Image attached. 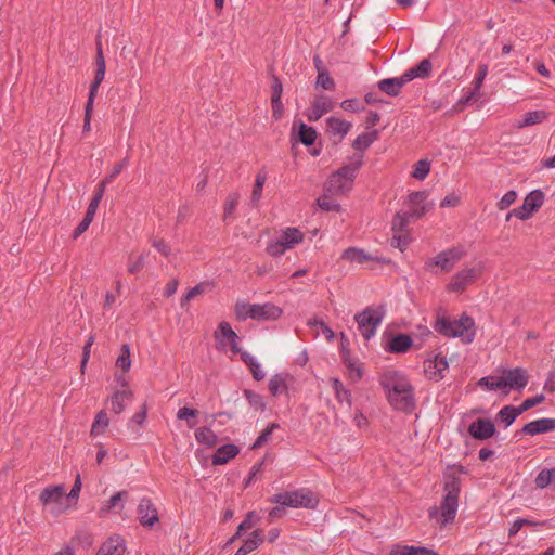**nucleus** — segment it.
Instances as JSON below:
<instances>
[{
	"label": "nucleus",
	"instance_id": "f257e3e1",
	"mask_svg": "<svg viewBox=\"0 0 555 555\" xmlns=\"http://www.w3.org/2000/svg\"><path fill=\"white\" fill-rule=\"evenodd\" d=\"M379 382L392 408L404 412L413 409L414 389L402 372L386 370L382 373Z\"/></svg>",
	"mask_w": 555,
	"mask_h": 555
},
{
	"label": "nucleus",
	"instance_id": "f03ea898",
	"mask_svg": "<svg viewBox=\"0 0 555 555\" xmlns=\"http://www.w3.org/2000/svg\"><path fill=\"white\" fill-rule=\"evenodd\" d=\"M529 375L526 370L516 367L504 370L500 375H489L479 379L478 385L486 390H500L507 396L511 390H521L528 384Z\"/></svg>",
	"mask_w": 555,
	"mask_h": 555
},
{
	"label": "nucleus",
	"instance_id": "7ed1b4c3",
	"mask_svg": "<svg viewBox=\"0 0 555 555\" xmlns=\"http://www.w3.org/2000/svg\"><path fill=\"white\" fill-rule=\"evenodd\" d=\"M434 328L446 337H459L464 344H470L476 335L475 322L466 314H462L459 319L439 314L435 321Z\"/></svg>",
	"mask_w": 555,
	"mask_h": 555
},
{
	"label": "nucleus",
	"instance_id": "20e7f679",
	"mask_svg": "<svg viewBox=\"0 0 555 555\" xmlns=\"http://www.w3.org/2000/svg\"><path fill=\"white\" fill-rule=\"evenodd\" d=\"M362 157L361 153H354L349 158L348 164L328 178L324 185L325 192L332 195L347 194L351 190L356 173L362 165Z\"/></svg>",
	"mask_w": 555,
	"mask_h": 555
},
{
	"label": "nucleus",
	"instance_id": "39448f33",
	"mask_svg": "<svg viewBox=\"0 0 555 555\" xmlns=\"http://www.w3.org/2000/svg\"><path fill=\"white\" fill-rule=\"evenodd\" d=\"M444 491L446 495L441 503L440 511L436 507L429 511V516L441 525H446L455 518L460 493V486L457 481L452 480L447 482Z\"/></svg>",
	"mask_w": 555,
	"mask_h": 555
},
{
	"label": "nucleus",
	"instance_id": "423d86ee",
	"mask_svg": "<svg viewBox=\"0 0 555 555\" xmlns=\"http://www.w3.org/2000/svg\"><path fill=\"white\" fill-rule=\"evenodd\" d=\"M270 503L292 508H315L319 498L308 489L284 491L269 499Z\"/></svg>",
	"mask_w": 555,
	"mask_h": 555
},
{
	"label": "nucleus",
	"instance_id": "0eeeda50",
	"mask_svg": "<svg viewBox=\"0 0 555 555\" xmlns=\"http://www.w3.org/2000/svg\"><path fill=\"white\" fill-rule=\"evenodd\" d=\"M65 492L64 486H49L41 491L39 501L47 512L60 516L72 509Z\"/></svg>",
	"mask_w": 555,
	"mask_h": 555
},
{
	"label": "nucleus",
	"instance_id": "6e6552de",
	"mask_svg": "<svg viewBox=\"0 0 555 555\" xmlns=\"http://www.w3.org/2000/svg\"><path fill=\"white\" fill-rule=\"evenodd\" d=\"M464 249L462 247H451L438 253L436 256L428 258L425 261L424 269L431 273L439 272L448 273L455 264L464 257Z\"/></svg>",
	"mask_w": 555,
	"mask_h": 555
},
{
	"label": "nucleus",
	"instance_id": "1a4fd4ad",
	"mask_svg": "<svg viewBox=\"0 0 555 555\" xmlns=\"http://www.w3.org/2000/svg\"><path fill=\"white\" fill-rule=\"evenodd\" d=\"M385 315V309L382 306L367 307L354 317L358 330L365 339L375 335Z\"/></svg>",
	"mask_w": 555,
	"mask_h": 555
},
{
	"label": "nucleus",
	"instance_id": "9d476101",
	"mask_svg": "<svg viewBox=\"0 0 555 555\" xmlns=\"http://www.w3.org/2000/svg\"><path fill=\"white\" fill-rule=\"evenodd\" d=\"M304 234L296 228L284 229L280 236L268 244L266 251L271 257L283 255L286 250L294 248L297 244L301 243Z\"/></svg>",
	"mask_w": 555,
	"mask_h": 555
},
{
	"label": "nucleus",
	"instance_id": "9b49d317",
	"mask_svg": "<svg viewBox=\"0 0 555 555\" xmlns=\"http://www.w3.org/2000/svg\"><path fill=\"white\" fill-rule=\"evenodd\" d=\"M481 271L480 266L466 267L462 269L451 278L447 285V291L450 293L464 292L469 284L480 276Z\"/></svg>",
	"mask_w": 555,
	"mask_h": 555
},
{
	"label": "nucleus",
	"instance_id": "f8f14e48",
	"mask_svg": "<svg viewBox=\"0 0 555 555\" xmlns=\"http://www.w3.org/2000/svg\"><path fill=\"white\" fill-rule=\"evenodd\" d=\"M341 259L346 260L350 264L358 266L363 269H374L377 263L382 260L364 249L357 247H349L341 254Z\"/></svg>",
	"mask_w": 555,
	"mask_h": 555
},
{
	"label": "nucleus",
	"instance_id": "ddd939ff",
	"mask_svg": "<svg viewBox=\"0 0 555 555\" xmlns=\"http://www.w3.org/2000/svg\"><path fill=\"white\" fill-rule=\"evenodd\" d=\"M215 338L218 347L224 351H231L232 353H238L240 347L237 345V335L232 330L228 322H221L218 330L215 332Z\"/></svg>",
	"mask_w": 555,
	"mask_h": 555
},
{
	"label": "nucleus",
	"instance_id": "4468645a",
	"mask_svg": "<svg viewBox=\"0 0 555 555\" xmlns=\"http://www.w3.org/2000/svg\"><path fill=\"white\" fill-rule=\"evenodd\" d=\"M543 193L539 190L532 191L526 196L520 207L513 209L514 217L520 220L529 219L543 205Z\"/></svg>",
	"mask_w": 555,
	"mask_h": 555
},
{
	"label": "nucleus",
	"instance_id": "2eb2a0df",
	"mask_svg": "<svg viewBox=\"0 0 555 555\" xmlns=\"http://www.w3.org/2000/svg\"><path fill=\"white\" fill-rule=\"evenodd\" d=\"M105 192V181H101L96 188L95 195L91 203L88 206L87 212L82 221L78 224V227L74 231V238H77L80 236L83 232L87 231L90 223L92 222L94 215L98 210L99 204L103 197V194Z\"/></svg>",
	"mask_w": 555,
	"mask_h": 555
},
{
	"label": "nucleus",
	"instance_id": "dca6fc26",
	"mask_svg": "<svg viewBox=\"0 0 555 555\" xmlns=\"http://www.w3.org/2000/svg\"><path fill=\"white\" fill-rule=\"evenodd\" d=\"M449 369V363L446 357L441 354H435L429 357L424 362V372L426 376L431 380H440L444 377V373Z\"/></svg>",
	"mask_w": 555,
	"mask_h": 555
},
{
	"label": "nucleus",
	"instance_id": "f3484780",
	"mask_svg": "<svg viewBox=\"0 0 555 555\" xmlns=\"http://www.w3.org/2000/svg\"><path fill=\"white\" fill-rule=\"evenodd\" d=\"M429 193L427 191L412 192L408 196V204L411 207L410 217L421 218L434 206L433 203H426Z\"/></svg>",
	"mask_w": 555,
	"mask_h": 555
},
{
	"label": "nucleus",
	"instance_id": "a211bd4d",
	"mask_svg": "<svg viewBox=\"0 0 555 555\" xmlns=\"http://www.w3.org/2000/svg\"><path fill=\"white\" fill-rule=\"evenodd\" d=\"M138 518L142 526L152 527L158 521V512L149 499H142L138 506Z\"/></svg>",
	"mask_w": 555,
	"mask_h": 555
},
{
	"label": "nucleus",
	"instance_id": "6ab92c4d",
	"mask_svg": "<svg viewBox=\"0 0 555 555\" xmlns=\"http://www.w3.org/2000/svg\"><path fill=\"white\" fill-rule=\"evenodd\" d=\"M133 393L127 384H122L121 388L116 390L108 399L111 410L115 414H120L126 405L132 401Z\"/></svg>",
	"mask_w": 555,
	"mask_h": 555
},
{
	"label": "nucleus",
	"instance_id": "aec40b11",
	"mask_svg": "<svg viewBox=\"0 0 555 555\" xmlns=\"http://www.w3.org/2000/svg\"><path fill=\"white\" fill-rule=\"evenodd\" d=\"M326 132L330 137L337 139V141H341L347 133L350 131L352 124L336 116H331L326 120Z\"/></svg>",
	"mask_w": 555,
	"mask_h": 555
},
{
	"label": "nucleus",
	"instance_id": "412c9836",
	"mask_svg": "<svg viewBox=\"0 0 555 555\" xmlns=\"http://www.w3.org/2000/svg\"><path fill=\"white\" fill-rule=\"evenodd\" d=\"M283 314V309L272 302L256 304L255 317L256 321H275Z\"/></svg>",
	"mask_w": 555,
	"mask_h": 555
},
{
	"label": "nucleus",
	"instance_id": "4be33fe9",
	"mask_svg": "<svg viewBox=\"0 0 555 555\" xmlns=\"http://www.w3.org/2000/svg\"><path fill=\"white\" fill-rule=\"evenodd\" d=\"M333 108L332 101L325 95H318L312 101L311 109L308 114L310 121L319 120L324 114Z\"/></svg>",
	"mask_w": 555,
	"mask_h": 555
},
{
	"label": "nucleus",
	"instance_id": "5701e85b",
	"mask_svg": "<svg viewBox=\"0 0 555 555\" xmlns=\"http://www.w3.org/2000/svg\"><path fill=\"white\" fill-rule=\"evenodd\" d=\"M555 429V418H540L527 423L522 431L527 435H538Z\"/></svg>",
	"mask_w": 555,
	"mask_h": 555
},
{
	"label": "nucleus",
	"instance_id": "b1692460",
	"mask_svg": "<svg viewBox=\"0 0 555 555\" xmlns=\"http://www.w3.org/2000/svg\"><path fill=\"white\" fill-rule=\"evenodd\" d=\"M469 434L477 439H487L494 434V425L490 420L479 418L469 426Z\"/></svg>",
	"mask_w": 555,
	"mask_h": 555
},
{
	"label": "nucleus",
	"instance_id": "393cba45",
	"mask_svg": "<svg viewBox=\"0 0 555 555\" xmlns=\"http://www.w3.org/2000/svg\"><path fill=\"white\" fill-rule=\"evenodd\" d=\"M127 496L126 491H120L114 494L108 501H106L100 508L99 513L104 516L111 512L119 513L124 508V501Z\"/></svg>",
	"mask_w": 555,
	"mask_h": 555
},
{
	"label": "nucleus",
	"instance_id": "a878e982",
	"mask_svg": "<svg viewBox=\"0 0 555 555\" xmlns=\"http://www.w3.org/2000/svg\"><path fill=\"white\" fill-rule=\"evenodd\" d=\"M412 346V339L410 336L404 334H398L390 338L387 350L393 353H404Z\"/></svg>",
	"mask_w": 555,
	"mask_h": 555
},
{
	"label": "nucleus",
	"instance_id": "bb28decb",
	"mask_svg": "<svg viewBox=\"0 0 555 555\" xmlns=\"http://www.w3.org/2000/svg\"><path fill=\"white\" fill-rule=\"evenodd\" d=\"M238 453V448L234 444H225L220 447L214 457H212V464L214 465H223L228 463L231 459L235 457Z\"/></svg>",
	"mask_w": 555,
	"mask_h": 555
},
{
	"label": "nucleus",
	"instance_id": "cd10ccee",
	"mask_svg": "<svg viewBox=\"0 0 555 555\" xmlns=\"http://www.w3.org/2000/svg\"><path fill=\"white\" fill-rule=\"evenodd\" d=\"M548 114L545 111H533L526 113L516 124L517 128L534 126L545 121Z\"/></svg>",
	"mask_w": 555,
	"mask_h": 555
},
{
	"label": "nucleus",
	"instance_id": "c85d7f7f",
	"mask_svg": "<svg viewBox=\"0 0 555 555\" xmlns=\"http://www.w3.org/2000/svg\"><path fill=\"white\" fill-rule=\"evenodd\" d=\"M431 69L428 60H423L417 66L412 67L403 73V81H412L414 78H425Z\"/></svg>",
	"mask_w": 555,
	"mask_h": 555
},
{
	"label": "nucleus",
	"instance_id": "c756f323",
	"mask_svg": "<svg viewBox=\"0 0 555 555\" xmlns=\"http://www.w3.org/2000/svg\"><path fill=\"white\" fill-rule=\"evenodd\" d=\"M124 552L121 539L112 537L101 546L96 555H124Z\"/></svg>",
	"mask_w": 555,
	"mask_h": 555
},
{
	"label": "nucleus",
	"instance_id": "7c9ffc66",
	"mask_svg": "<svg viewBox=\"0 0 555 555\" xmlns=\"http://www.w3.org/2000/svg\"><path fill=\"white\" fill-rule=\"evenodd\" d=\"M535 487L544 489L550 487L555 492V468H543L534 479Z\"/></svg>",
	"mask_w": 555,
	"mask_h": 555
},
{
	"label": "nucleus",
	"instance_id": "2f4dec72",
	"mask_svg": "<svg viewBox=\"0 0 555 555\" xmlns=\"http://www.w3.org/2000/svg\"><path fill=\"white\" fill-rule=\"evenodd\" d=\"M390 555H438L434 550L413 546V545H397L395 546Z\"/></svg>",
	"mask_w": 555,
	"mask_h": 555
},
{
	"label": "nucleus",
	"instance_id": "473e14b6",
	"mask_svg": "<svg viewBox=\"0 0 555 555\" xmlns=\"http://www.w3.org/2000/svg\"><path fill=\"white\" fill-rule=\"evenodd\" d=\"M109 426V417L106 411L101 410L95 414L94 421L91 426V437H98L103 435Z\"/></svg>",
	"mask_w": 555,
	"mask_h": 555
},
{
	"label": "nucleus",
	"instance_id": "72a5a7b5",
	"mask_svg": "<svg viewBox=\"0 0 555 555\" xmlns=\"http://www.w3.org/2000/svg\"><path fill=\"white\" fill-rule=\"evenodd\" d=\"M408 83V81H403V74L400 77L397 78H389L384 79L378 82L379 89L389 94V95H397L401 88Z\"/></svg>",
	"mask_w": 555,
	"mask_h": 555
},
{
	"label": "nucleus",
	"instance_id": "f704fd0d",
	"mask_svg": "<svg viewBox=\"0 0 555 555\" xmlns=\"http://www.w3.org/2000/svg\"><path fill=\"white\" fill-rule=\"evenodd\" d=\"M330 383L332 385V388L335 392V398L338 401V403L344 404L348 408L351 406V393L349 390L345 388L343 383L338 378H331Z\"/></svg>",
	"mask_w": 555,
	"mask_h": 555
},
{
	"label": "nucleus",
	"instance_id": "c9c22d12",
	"mask_svg": "<svg viewBox=\"0 0 555 555\" xmlns=\"http://www.w3.org/2000/svg\"><path fill=\"white\" fill-rule=\"evenodd\" d=\"M263 541L261 532L259 530L253 531V533L244 541V544L238 548L235 555H247L256 550Z\"/></svg>",
	"mask_w": 555,
	"mask_h": 555
},
{
	"label": "nucleus",
	"instance_id": "e433bc0d",
	"mask_svg": "<svg viewBox=\"0 0 555 555\" xmlns=\"http://www.w3.org/2000/svg\"><path fill=\"white\" fill-rule=\"evenodd\" d=\"M195 439L197 442L205 444L209 448L215 447L218 442L216 434L207 427H201L195 430Z\"/></svg>",
	"mask_w": 555,
	"mask_h": 555
},
{
	"label": "nucleus",
	"instance_id": "4c0bfd02",
	"mask_svg": "<svg viewBox=\"0 0 555 555\" xmlns=\"http://www.w3.org/2000/svg\"><path fill=\"white\" fill-rule=\"evenodd\" d=\"M255 307L256 304H249L245 300L237 301L235 304V315L238 320L253 319L255 317Z\"/></svg>",
	"mask_w": 555,
	"mask_h": 555
},
{
	"label": "nucleus",
	"instance_id": "58836bf2",
	"mask_svg": "<svg viewBox=\"0 0 555 555\" xmlns=\"http://www.w3.org/2000/svg\"><path fill=\"white\" fill-rule=\"evenodd\" d=\"M297 137L302 144L309 146L314 143L317 132L312 127H308L304 122H300L298 127Z\"/></svg>",
	"mask_w": 555,
	"mask_h": 555
},
{
	"label": "nucleus",
	"instance_id": "ea45409f",
	"mask_svg": "<svg viewBox=\"0 0 555 555\" xmlns=\"http://www.w3.org/2000/svg\"><path fill=\"white\" fill-rule=\"evenodd\" d=\"M344 363L348 370V377L352 380H359L362 377V365L351 359L348 354H344Z\"/></svg>",
	"mask_w": 555,
	"mask_h": 555
},
{
	"label": "nucleus",
	"instance_id": "a19ab883",
	"mask_svg": "<svg viewBox=\"0 0 555 555\" xmlns=\"http://www.w3.org/2000/svg\"><path fill=\"white\" fill-rule=\"evenodd\" d=\"M211 284L209 282H202L196 286L192 287L186 295L181 299V307H184L190 300L194 299L196 296L202 295L211 289Z\"/></svg>",
	"mask_w": 555,
	"mask_h": 555
},
{
	"label": "nucleus",
	"instance_id": "79ce46f5",
	"mask_svg": "<svg viewBox=\"0 0 555 555\" xmlns=\"http://www.w3.org/2000/svg\"><path fill=\"white\" fill-rule=\"evenodd\" d=\"M375 133L364 132L353 140L352 147L358 152H363L375 141Z\"/></svg>",
	"mask_w": 555,
	"mask_h": 555
},
{
	"label": "nucleus",
	"instance_id": "37998d69",
	"mask_svg": "<svg viewBox=\"0 0 555 555\" xmlns=\"http://www.w3.org/2000/svg\"><path fill=\"white\" fill-rule=\"evenodd\" d=\"M518 411L519 406L515 408L512 405H506L499 412L498 417L501 420L502 423L505 424V426H509L513 424L516 417L522 413Z\"/></svg>",
	"mask_w": 555,
	"mask_h": 555
},
{
	"label": "nucleus",
	"instance_id": "c03bdc74",
	"mask_svg": "<svg viewBox=\"0 0 555 555\" xmlns=\"http://www.w3.org/2000/svg\"><path fill=\"white\" fill-rule=\"evenodd\" d=\"M95 65H96V70H95L94 80L102 83V81L105 77L106 66H105V60H104L103 52H102V47L100 43H98Z\"/></svg>",
	"mask_w": 555,
	"mask_h": 555
},
{
	"label": "nucleus",
	"instance_id": "a18cd8bd",
	"mask_svg": "<svg viewBox=\"0 0 555 555\" xmlns=\"http://www.w3.org/2000/svg\"><path fill=\"white\" fill-rule=\"evenodd\" d=\"M286 378L283 375H274L269 380V390L273 396H278L284 391H286Z\"/></svg>",
	"mask_w": 555,
	"mask_h": 555
},
{
	"label": "nucleus",
	"instance_id": "49530a36",
	"mask_svg": "<svg viewBox=\"0 0 555 555\" xmlns=\"http://www.w3.org/2000/svg\"><path fill=\"white\" fill-rule=\"evenodd\" d=\"M267 181V173L264 171H259L255 179V185L251 193V201L254 203H258L261 197L263 185Z\"/></svg>",
	"mask_w": 555,
	"mask_h": 555
},
{
	"label": "nucleus",
	"instance_id": "de8ad7c7",
	"mask_svg": "<svg viewBox=\"0 0 555 555\" xmlns=\"http://www.w3.org/2000/svg\"><path fill=\"white\" fill-rule=\"evenodd\" d=\"M117 367H119L122 372H127L131 366L130 360V349L128 345H122L120 349V354L116 361Z\"/></svg>",
	"mask_w": 555,
	"mask_h": 555
},
{
	"label": "nucleus",
	"instance_id": "09e8293b",
	"mask_svg": "<svg viewBox=\"0 0 555 555\" xmlns=\"http://www.w3.org/2000/svg\"><path fill=\"white\" fill-rule=\"evenodd\" d=\"M430 171V163L427 159H421L414 165L413 178L424 180Z\"/></svg>",
	"mask_w": 555,
	"mask_h": 555
},
{
	"label": "nucleus",
	"instance_id": "8fccbe9b",
	"mask_svg": "<svg viewBox=\"0 0 555 555\" xmlns=\"http://www.w3.org/2000/svg\"><path fill=\"white\" fill-rule=\"evenodd\" d=\"M308 325L310 327H315V334L319 335L320 332L325 336V338L331 341L334 338V332L322 321H318L315 319H311L308 321Z\"/></svg>",
	"mask_w": 555,
	"mask_h": 555
},
{
	"label": "nucleus",
	"instance_id": "3c124183",
	"mask_svg": "<svg viewBox=\"0 0 555 555\" xmlns=\"http://www.w3.org/2000/svg\"><path fill=\"white\" fill-rule=\"evenodd\" d=\"M198 411L190 408H181L177 412V417L179 420H184L188 422L189 427L195 426V417L197 416Z\"/></svg>",
	"mask_w": 555,
	"mask_h": 555
},
{
	"label": "nucleus",
	"instance_id": "603ef678",
	"mask_svg": "<svg viewBox=\"0 0 555 555\" xmlns=\"http://www.w3.org/2000/svg\"><path fill=\"white\" fill-rule=\"evenodd\" d=\"M244 395H245L247 401L249 402V404L255 410H260V411L264 410L266 402H264V399L262 398V396H260L251 390H245Z\"/></svg>",
	"mask_w": 555,
	"mask_h": 555
},
{
	"label": "nucleus",
	"instance_id": "864d4df0",
	"mask_svg": "<svg viewBox=\"0 0 555 555\" xmlns=\"http://www.w3.org/2000/svg\"><path fill=\"white\" fill-rule=\"evenodd\" d=\"M408 214L398 212L392 220V231L395 233H405V228L409 222Z\"/></svg>",
	"mask_w": 555,
	"mask_h": 555
},
{
	"label": "nucleus",
	"instance_id": "5fc2aeb1",
	"mask_svg": "<svg viewBox=\"0 0 555 555\" xmlns=\"http://www.w3.org/2000/svg\"><path fill=\"white\" fill-rule=\"evenodd\" d=\"M331 195L332 194L325 192L324 195L318 198L317 204L322 210H338L339 205L331 198Z\"/></svg>",
	"mask_w": 555,
	"mask_h": 555
},
{
	"label": "nucleus",
	"instance_id": "6e6d98bb",
	"mask_svg": "<svg viewBox=\"0 0 555 555\" xmlns=\"http://www.w3.org/2000/svg\"><path fill=\"white\" fill-rule=\"evenodd\" d=\"M80 490H81V479H80V476L77 475L72 490L69 491L68 494H66V498H68V502H69L72 508H74L75 505L77 504V500H78Z\"/></svg>",
	"mask_w": 555,
	"mask_h": 555
},
{
	"label": "nucleus",
	"instance_id": "4d7b16f0",
	"mask_svg": "<svg viewBox=\"0 0 555 555\" xmlns=\"http://www.w3.org/2000/svg\"><path fill=\"white\" fill-rule=\"evenodd\" d=\"M411 242L408 233H395L391 245L400 250H404Z\"/></svg>",
	"mask_w": 555,
	"mask_h": 555
},
{
	"label": "nucleus",
	"instance_id": "13d9d810",
	"mask_svg": "<svg viewBox=\"0 0 555 555\" xmlns=\"http://www.w3.org/2000/svg\"><path fill=\"white\" fill-rule=\"evenodd\" d=\"M517 198V193L515 191H508L505 193L502 198L498 202L496 206L500 210L507 209L511 205L515 203Z\"/></svg>",
	"mask_w": 555,
	"mask_h": 555
},
{
	"label": "nucleus",
	"instance_id": "bf43d9fd",
	"mask_svg": "<svg viewBox=\"0 0 555 555\" xmlns=\"http://www.w3.org/2000/svg\"><path fill=\"white\" fill-rule=\"evenodd\" d=\"M545 400V397L544 395H537L532 398H528L526 399L520 405H519V411L518 412H525L540 403H542L543 401Z\"/></svg>",
	"mask_w": 555,
	"mask_h": 555
},
{
	"label": "nucleus",
	"instance_id": "052dcab7",
	"mask_svg": "<svg viewBox=\"0 0 555 555\" xmlns=\"http://www.w3.org/2000/svg\"><path fill=\"white\" fill-rule=\"evenodd\" d=\"M488 75V66L486 64H480L478 66L477 74L474 79V89L478 90L481 88L486 76Z\"/></svg>",
	"mask_w": 555,
	"mask_h": 555
},
{
	"label": "nucleus",
	"instance_id": "680f3d73",
	"mask_svg": "<svg viewBox=\"0 0 555 555\" xmlns=\"http://www.w3.org/2000/svg\"><path fill=\"white\" fill-rule=\"evenodd\" d=\"M317 86L325 90H332L335 87L334 80L326 73H320L317 78Z\"/></svg>",
	"mask_w": 555,
	"mask_h": 555
},
{
	"label": "nucleus",
	"instance_id": "e2e57ef3",
	"mask_svg": "<svg viewBox=\"0 0 555 555\" xmlns=\"http://www.w3.org/2000/svg\"><path fill=\"white\" fill-rule=\"evenodd\" d=\"M238 203V195L236 193L231 194L224 205V217H230L235 210Z\"/></svg>",
	"mask_w": 555,
	"mask_h": 555
},
{
	"label": "nucleus",
	"instance_id": "0e129e2a",
	"mask_svg": "<svg viewBox=\"0 0 555 555\" xmlns=\"http://www.w3.org/2000/svg\"><path fill=\"white\" fill-rule=\"evenodd\" d=\"M144 266V256H138L137 258H129L128 261V271L130 273L139 272Z\"/></svg>",
	"mask_w": 555,
	"mask_h": 555
},
{
	"label": "nucleus",
	"instance_id": "69168bd1",
	"mask_svg": "<svg viewBox=\"0 0 555 555\" xmlns=\"http://www.w3.org/2000/svg\"><path fill=\"white\" fill-rule=\"evenodd\" d=\"M147 410L145 404L137 412L129 422V426L133 427L134 424L142 426L146 420Z\"/></svg>",
	"mask_w": 555,
	"mask_h": 555
},
{
	"label": "nucleus",
	"instance_id": "338daca9",
	"mask_svg": "<svg viewBox=\"0 0 555 555\" xmlns=\"http://www.w3.org/2000/svg\"><path fill=\"white\" fill-rule=\"evenodd\" d=\"M478 99H479V91L476 89H473L472 91H469L465 96H463L459 101L457 106L461 109L463 106L470 104L473 102H476Z\"/></svg>",
	"mask_w": 555,
	"mask_h": 555
},
{
	"label": "nucleus",
	"instance_id": "774afa93",
	"mask_svg": "<svg viewBox=\"0 0 555 555\" xmlns=\"http://www.w3.org/2000/svg\"><path fill=\"white\" fill-rule=\"evenodd\" d=\"M460 203V196L455 193L448 194L440 203L441 207H455Z\"/></svg>",
	"mask_w": 555,
	"mask_h": 555
}]
</instances>
